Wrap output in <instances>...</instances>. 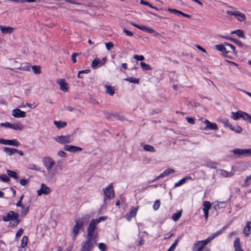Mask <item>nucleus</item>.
Wrapping results in <instances>:
<instances>
[{
	"instance_id": "f257e3e1",
	"label": "nucleus",
	"mask_w": 251,
	"mask_h": 251,
	"mask_svg": "<svg viewBox=\"0 0 251 251\" xmlns=\"http://www.w3.org/2000/svg\"><path fill=\"white\" fill-rule=\"evenodd\" d=\"M42 163L46 170L44 176L48 181H52L62 170L61 166L56 165L55 160L50 156H44L42 159Z\"/></svg>"
},
{
	"instance_id": "f03ea898",
	"label": "nucleus",
	"mask_w": 251,
	"mask_h": 251,
	"mask_svg": "<svg viewBox=\"0 0 251 251\" xmlns=\"http://www.w3.org/2000/svg\"><path fill=\"white\" fill-rule=\"evenodd\" d=\"M89 216L85 215L80 218L76 219L75 225L73 228V239L75 240L77 236L79 231L83 229L84 224L87 223L89 219Z\"/></svg>"
},
{
	"instance_id": "7ed1b4c3",
	"label": "nucleus",
	"mask_w": 251,
	"mask_h": 251,
	"mask_svg": "<svg viewBox=\"0 0 251 251\" xmlns=\"http://www.w3.org/2000/svg\"><path fill=\"white\" fill-rule=\"evenodd\" d=\"M98 238L86 237V240L81 243V251H92Z\"/></svg>"
},
{
	"instance_id": "20e7f679",
	"label": "nucleus",
	"mask_w": 251,
	"mask_h": 251,
	"mask_svg": "<svg viewBox=\"0 0 251 251\" xmlns=\"http://www.w3.org/2000/svg\"><path fill=\"white\" fill-rule=\"evenodd\" d=\"M19 214L13 211H10L6 213L5 216H3L2 220L4 222L13 221L14 226H17L20 222L18 219Z\"/></svg>"
},
{
	"instance_id": "39448f33",
	"label": "nucleus",
	"mask_w": 251,
	"mask_h": 251,
	"mask_svg": "<svg viewBox=\"0 0 251 251\" xmlns=\"http://www.w3.org/2000/svg\"><path fill=\"white\" fill-rule=\"evenodd\" d=\"M98 224L93 220L89 224V226L87 228V233L86 236L98 238V234L97 231H95L96 227Z\"/></svg>"
},
{
	"instance_id": "423d86ee",
	"label": "nucleus",
	"mask_w": 251,
	"mask_h": 251,
	"mask_svg": "<svg viewBox=\"0 0 251 251\" xmlns=\"http://www.w3.org/2000/svg\"><path fill=\"white\" fill-rule=\"evenodd\" d=\"M103 191L104 194V201L111 200L115 196L112 183L109 184L107 186L103 188Z\"/></svg>"
},
{
	"instance_id": "0eeeda50",
	"label": "nucleus",
	"mask_w": 251,
	"mask_h": 251,
	"mask_svg": "<svg viewBox=\"0 0 251 251\" xmlns=\"http://www.w3.org/2000/svg\"><path fill=\"white\" fill-rule=\"evenodd\" d=\"M53 138L57 143L61 144H69L72 142V139L70 135H58L54 137Z\"/></svg>"
},
{
	"instance_id": "6e6552de",
	"label": "nucleus",
	"mask_w": 251,
	"mask_h": 251,
	"mask_svg": "<svg viewBox=\"0 0 251 251\" xmlns=\"http://www.w3.org/2000/svg\"><path fill=\"white\" fill-rule=\"evenodd\" d=\"M130 24L138 28V29L143 30L145 32H148L149 33H153L154 36L157 37L160 35V34L155 31L151 27H147L145 25H139L132 22H130Z\"/></svg>"
},
{
	"instance_id": "1a4fd4ad",
	"label": "nucleus",
	"mask_w": 251,
	"mask_h": 251,
	"mask_svg": "<svg viewBox=\"0 0 251 251\" xmlns=\"http://www.w3.org/2000/svg\"><path fill=\"white\" fill-rule=\"evenodd\" d=\"M232 152L234 154L239 156H248L251 155V148L250 149H236L233 150Z\"/></svg>"
},
{
	"instance_id": "9d476101",
	"label": "nucleus",
	"mask_w": 251,
	"mask_h": 251,
	"mask_svg": "<svg viewBox=\"0 0 251 251\" xmlns=\"http://www.w3.org/2000/svg\"><path fill=\"white\" fill-rule=\"evenodd\" d=\"M51 189L44 183H41L40 188L37 191L38 196H41L42 195H48L51 193Z\"/></svg>"
},
{
	"instance_id": "9b49d317",
	"label": "nucleus",
	"mask_w": 251,
	"mask_h": 251,
	"mask_svg": "<svg viewBox=\"0 0 251 251\" xmlns=\"http://www.w3.org/2000/svg\"><path fill=\"white\" fill-rule=\"evenodd\" d=\"M209 242L207 239L195 243L193 251H203L204 247Z\"/></svg>"
},
{
	"instance_id": "f8f14e48",
	"label": "nucleus",
	"mask_w": 251,
	"mask_h": 251,
	"mask_svg": "<svg viewBox=\"0 0 251 251\" xmlns=\"http://www.w3.org/2000/svg\"><path fill=\"white\" fill-rule=\"evenodd\" d=\"M203 123L205 125V126L203 128H201V130H217L218 127L217 125L214 123H211L206 119H204L203 121Z\"/></svg>"
},
{
	"instance_id": "ddd939ff",
	"label": "nucleus",
	"mask_w": 251,
	"mask_h": 251,
	"mask_svg": "<svg viewBox=\"0 0 251 251\" xmlns=\"http://www.w3.org/2000/svg\"><path fill=\"white\" fill-rule=\"evenodd\" d=\"M0 144L18 147L20 143L16 139L7 140L0 138Z\"/></svg>"
},
{
	"instance_id": "4468645a",
	"label": "nucleus",
	"mask_w": 251,
	"mask_h": 251,
	"mask_svg": "<svg viewBox=\"0 0 251 251\" xmlns=\"http://www.w3.org/2000/svg\"><path fill=\"white\" fill-rule=\"evenodd\" d=\"M138 209L139 206L136 207H132L129 211L126 213L125 218L128 221L130 222L133 218L136 216Z\"/></svg>"
},
{
	"instance_id": "2eb2a0df",
	"label": "nucleus",
	"mask_w": 251,
	"mask_h": 251,
	"mask_svg": "<svg viewBox=\"0 0 251 251\" xmlns=\"http://www.w3.org/2000/svg\"><path fill=\"white\" fill-rule=\"evenodd\" d=\"M226 13L229 15H234L239 21L243 22L246 20L245 15L239 11H227Z\"/></svg>"
},
{
	"instance_id": "dca6fc26",
	"label": "nucleus",
	"mask_w": 251,
	"mask_h": 251,
	"mask_svg": "<svg viewBox=\"0 0 251 251\" xmlns=\"http://www.w3.org/2000/svg\"><path fill=\"white\" fill-rule=\"evenodd\" d=\"M12 115L16 118H25L26 117V113L19 108H15L12 110Z\"/></svg>"
},
{
	"instance_id": "f3484780",
	"label": "nucleus",
	"mask_w": 251,
	"mask_h": 251,
	"mask_svg": "<svg viewBox=\"0 0 251 251\" xmlns=\"http://www.w3.org/2000/svg\"><path fill=\"white\" fill-rule=\"evenodd\" d=\"M105 58H103L102 59L96 58L92 61L91 66L94 69H97V68H99L100 66L103 65L105 64Z\"/></svg>"
},
{
	"instance_id": "a211bd4d",
	"label": "nucleus",
	"mask_w": 251,
	"mask_h": 251,
	"mask_svg": "<svg viewBox=\"0 0 251 251\" xmlns=\"http://www.w3.org/2000/svg\"><path fill=\"white\" fill-rule=\"evenodd\" d=\"M56 82L59 85L60 89L63 92H66L68 91V84L64 79H58Z\"/></svg>"
},
{
	"instance_id": "6ab92c4d",
	"label": "nucleus",
	"mask_w": 251,
	"mask_h": 251,
	"mask_svg": "<svg viewBox=\"0 0 251 251\" xmlns=\"http://www.w3.org/2000/svg\"><path fill=\"white\" fill-rule=\"evenodd\" d=\"M202 205L203 206L202 210L204 214L205 219L207 220L208 217L209 210L211 207V204L208 201H204L203 202Z\"/></svg>"
},
{
	"instance_id": "aec40b11",
	"label": "nucleus",
	"mask_w": 251,
	"mask_h": 251,
	"mask_svg": "<svg viewBox=\"0 0 251 251\" xmlns=\"http://www.w3.org/2000/svg\"><path fill=\"white\" fill-rule=\"evenodd\" d=\"M175 170L173 169L169 168L165 170L162 173L160 174L156 178L153 180L152 181H155L160 178H163L169 176L170 174L175 173Z\"/></svg>"
},
{
	"instance_id": "412c9836",
	"label": "nucleus",
	"mask_w": 251,
	"mask_h": 251,
	"mask_svg": "<svg viewBox=\"0 0 251 251\" xmlns=\"http://www.w3.org/2000/svg\"><path fill=\"white\" fill-rule=\"evenodd\" d=\"M217 171L218 174L223 177H230L234 175L233 171L228 172L224 169H219Z\"/></svg>"
},
{
	"instance_id": "4be33fe9",
	"label": "nucleus",
	"mask_w": 251,
	"mask_h": 251,
	"mask_svg": "<svg viewBox=\"0 0 251 251\" xmlns=\"http://www.w3.org/2000/svg\"><path fill=\"white\" fill-rule=\"evenodd\" d=\"M64 149L66 151L71 152H76L82 150V148L73 145H66L64 146Z\"/></svg>"
},
{
	"instance_id": "5701e85b",
	"label": "nucleus",
	"mask_w": 251,
	"mask_h": 251,
	"mask_svg": "<svg viewBox=\"0 0 251 251\" xmlns=\"http://www.w3.org/2000/svg\"><path fill=\"white\" fill-rule=\"evenodd\" d=\"M0 30L3 34H10L13 32L14 28L10 26L0 25Z\"/></svg>"
},
{
	"instance_id": "b1692460",
	"label": "nucleus",
	"mask_w": 251,
	"mask_h": 251,
	"mask_svg": "<svg viewBox=\"0 0 251 251\" xmlns=\"http://www.w3.org/2000/svg\"><path fill=\"white\" fill-rule=\"evenodd\" d=\"M216 48L217 50L220 51L222 52L223 53H228L230 51V50L226 48V43L224 45H217L216 46Z\"/></svg>"
},
{
	"instance_id": "393cba45",
	"label": "nucleus",
	"mask_w": 251,
	"mask_h": 251,
	"mask_svg": "<svg viewBox=\"0 0 251 251\" xmlns=\"http://www.w3.org/2000/svg\"><path fill=\"white\" fill-rule=\"evenodd\" d=\"M191 179H192V178L190 176H185V177H183V178H182L181 179L179 180L178 182L175 183L174 184V187H179V186L183 185V184H184L186 182L187 180H190Z\"/></svg>"
},
{
	"instance_id": "a878e982",
	"label": "nucleus",
	"mask_w": 251,
	"mask_h": 251,
	"mask_svg": "<svg viewBox=\"0 0 251 251\" xmlns=\"http://www.w3.org/2000/svg\"><path fill=\"white\" fill-rule=\"evenodd\" d=\"M3 151L9 156H11L16 153L17 149L15 148H10L8 147H4L3 149Z\"/></svg>"
},
{
	"instance_id": "bb28decb",
	"label": "nucleus",
	"mask_w": 251,
	"mask_h": 251,
	"mask_svg": "<svg viewBox=\"0 0 251 251\" xmlns=\"http://www.w3.org/2000/svg\"><path fill=\"white\" fill-rule=\"evenodd\" d=\"M213 207L215 210H218L222 208H224L226 206V203L224 201H216L214 203H213Z\"/></svg>"
},
{
	"instance_id": "cd10ccee",
	"label": "nucleus",
	"mask_w": 251,
	"mask_h": 251,
	"mask_svg": "<svg viewBox=\"0 0 251 251\" xmlns=\"http://www.w3.org/2000/svg\"><path fill=\"white\" fill-rule=\"evenodd\" d=\"M234 248L235 251H243L240 246V239L236 238L234 241Z\"/></svg>"
},
{
	"instance_id": "c85d7f7f",
	"label": "nucleus",
	"mask_w": 251,
	"mask_h": 251,
	"mask_svg": "<svg viewBox=\"0 0 251 251\" xmlns=\"http://www.w3.org/2000/svg\"><path fill=\"white\" fill-rule=\"evenodd\" d=\"M225 229H226L225 227H223L222 229L217 231L213 234L210 235L207 238L208 241H209L210 242L211 240L213 239L214 238L217 237L218 236H219V235L222 234L223 233V232L225 230Z\"/></svg>"
},
{
	"instance_id": "c756f323",
	"label": "nucleus",
	"mask_w": 251,
	"mask_h": 251,
	"mask_svg": "<svg viewBox=\"0 0 251 251\" xmlns=\"http://www.w3.org/2000/svg\"><path fill=\"white\" fill-rule=\"evenodd\" d=\"M23 128V125L20 122H17L14 124H12L11 129H12L21 131Z\"/></svg>"
},
{
	"instance_id": "7c9ffc66",
	"label": "nucleus",
	"mask_w": 251,
	"mask_h": 251,
	"mask_svg": "<svg viewBox=\"0 0 251 251\" xmlns=\"http://www.w3.org/2000/svg\"><path fill=\"white\" fill-rule=\"evenodd\" d=\"M53 123L55 126L58 129L63 128L67 126L66 122L61 121H54Z\"/></svg>"
},
{
	"instance_id": "2f4dec72",
	"label": "nucleus",
	"mask_w": 251,
	"mask_h": 251,
	"mask_svg": "<svg viewBox=\"0 0 251 251\" xmlns=\"http://www.w3.org/2000/svg\"><path fill=\"white\" fill-rule=\"evenodd\" d=\"M105 88H106L105 92L110 96H113L115 93V88L113 86L105 85Z\"/></svg>"
},
{
	"instance_id": "473e14b6",
	"label": "nucleus",
	"mask_w": 251,
	"mask_h": 251,
	"mask_svg": "<svg viewBox=\"0 0 251 251\" xmlns=\"http://www.w3.org/2000/svg\"><path fill=\"white\" fill-rule=\"evenodd\" d=\"M218 165H219L218 163L215 162L210 160H208L206 162V167L210 168L215 169L217 168Z\"/></svg>"
},
{
	"instance_id": "72a5a7b5",
	"label": "nucleus",
	"mask_w": 251,
	"mask_h": 251,
	"mask_svg": "<svg viewBox=\"0 0 251 251\" xmlns=\"http://www.w3.org/2000/svg\"><path fill=\"white\" fill-rule=\"evenodd\" d=\"M229 128L236 133H240L242 131V128L239 126H233L231 124H229Z\"/></svg>"
},
{
	"instance_id": "f704fd0d",
	"label": "nucleus",
	"mask_w": 251,
	"mask_h": 251,
	"mask_svg": "<svg viewBox=\"0 0 251 251\" xmlns=\"http://www.w3.org/2000/svg\"><path fill=\"white\" fill-rule=\"evenodd\" d=\"M242 111H239L236 112H232L231 113V118L234 120H237L241 118Z\"/></svg>"
},
{
	"instance_id": "c9c22d12",
	"label": "nucleus",
	"mask_w": 251,
	"mask_h": 251,
	"mask_svg": "<svg viewBox=\"0 0 251 251\" xmlns=\"http://www.w3.org/2000/svg\"><path fill=\"white\" fill-rule=\"evenodd\" d=\"M231 34H236L237 35L242 38L245 39L246 37L242 30L237 29L231 32Z\"/></svg>"
},
{
	"instance_id": "e433bc0d",
	"label": "nucleus",
	"mask_w": 251,
	"mask_h": 251,
	"mask_svg": "<svg viewBox=\"0 0 251 251\" xmlns=\"http://www.w3.org/2000/svg\"><path fill=\"white\" fill-rule=\"evenodd\" d=\"M125 81H128L130 83H134V84H138L139 82V79L135 78L133 77H128L125 79H124Z\"/></svg>"
},
{
	"instance_id": "4c0bfd02",
	"label": "nucleus",
	"mask_w": 251,
	"mask_h": 251,
	"mask_svg": "<svg viewBox=\"0 0 251 251\" xmlns=\"http://www.w3.org/2000/svg\"><path fill=\"white\" fill-rule=\"evenodd\" d=\"M218 121L223 124L226 127H229V124H230L228 122V120L227 118L225 117H220L218 119Z\"/></svg>"
},
{
	"instance_id": "58836bf2",
	"label": "nucleus",
	"mask_w": 251,
	"mask_h": 251,
	"mask_svg": "<svg viewBox=\"0 0 251 251\" xmlns=\"http://www.w3.org/2000/svg\"><path fill=\"white\" fill-rule=\"evenodd\" d=\"M181 239V236L178 237L175 240V242L171 246V247L169 248L170 250H171L173 251L175 250L176 246L177 245L178 242L180 241V240Z\"/></svg>"
},
{
	"instance_id": "ea45409f",
	"label": "nucleus",
	"mask_w": 251,
	"mask_h": 251,
	"mask_svg": "<svg viewBox=\"0 0 251 251\" xmlns=\"http://www.w3.org/2000/svg\"><path fill=\"white\" fill-rule=\"evenodd\" d=\"M181 216V211L175 213L172 215V218L175 221H177Z\"/></svg>"
},
{
	"instance_id": "a19ab883",
	"label": "nucleus",
	"mask_w": 251,
	"mask_h": 251,
	"mask_svg": "<svg viewBox=\"0 0 251 251\" xmlns=\"http://www.w3.org/2000/svg\"><path fill=\"white\" fill-rule=\"evenodd\" d=\"M140 65L144 71H148L151 70V66L148 64H146L145 62H141L140 63Z\"/></svg>"
},
{
	"instance_id": "79ce46f5",
	"label": "nucleus",
	"mask_w": 251,
	"mask_h": 251,
	"mask_svg": "<svg viewBox=\"0 0 251 251\" xmlns=\"http://www.w3.org/2000/svg\"><path fill=\"white\" fill-rule=\"evenodd\" d=\"M241 118H242L244 120L249 122L251 118V116L248 113L242 111Z\"/></svg>"
},
{
	"instance_id": "37998d69",
	"label": "nucleus",
	"mask_w": 251,
	"mask_h": 251,
	"mask_svg": "<svg viewBox=\"0 0 251 251\" xmlns=\"http://www.w3.org/2000/svg\"><path fill=\"white\" fill-rule=\"evenodd\" d=\"M143 148L145 151L150 152H155V150L154 147L150 145H145L144 146Z\"/></svg>"
},
{
	"instance_id": "c03bdc74",
	"label": "nucleus",
	"mask_w": 251,
	"mask_h": 251,
	"mask_svg": "<svg viewBox=\"0 0 251 251\" xmlns=\"http://www.w3.org/2000/svg\"><path fill=\"white\" fill-rule=\"evenodd\" d=\"M22 211L21 212L20 215L21 216H25L26 215L29 211V208L28 207H25V206L23 205L21 207Z\"/></svg>"
},
{
	"instance_id": "a18cd8bd",
	"label": "nucleus",
	"mask_w": 251,
	"mask_h": 251,
	"mask_svg": "<svg viewBox=\"0 0 251 251\" xmlns=\"http://www.w3.org/2000/svg\"><path fill=\"white\" fill-rule=\"evenodd\" d=\"M28 241L27 237L26 236H24L22 239L21 241V248H24L25 246L27 245Z\"/></svg>"
},
{
	"instance_id": "49530a36",
	"label": "nucleus",
	"mask_w": 251,
	"mask_h": 251,
	"mask_svg": "<svg viewBox=\"0 0 251 251\" xmlns=\"http://www.w3.org/2000/svg\"><path fill=\"white\" fill-rule=\"evenodd\" d=\"M98 248L100 251H106L107 250V245L104 243H100L98 244Z\"/></svg>"
},
{
	"instance_id": "de8ad7c7",
	"label": "nucleus",
	"mask_w": 251,
	"mask_h": 251,
	"mask_svg": "<svg viewBox=\"0 0 251 251\" xmlns=\"http://www.w3.org/2000/svg\"><path fill=\"white\" fill-rule=\"evenodd\" d=\"M7 173L8 175L9 176L12 177H13L14 178H18L17 174L15 172L8 170L7 171Z\"/></svg>"
},
{
	"instance_id": "09e8293b",
	"label": "nucleus",
	"mask_w": 251,
	"mask_h": 251,
	"mask_svg": "<svg viewBox=\"0 0 251 251\" xmlns=\"http://www.w3.org/2000/svg\"><path fill=\"white\" fill-rule=\"evenodd\" d=\"M32 69L36 74H39L41 73L40 68L38 66H33L32 67Z\"/></svg>"
},
{
	"instance_id": "8fccbe9b",
	"label": "nucleus",
	"mask_w": 251,
	"mask_h": 251,
	"mask_svg": "<svg viewBox=\"0 0 251 251\" xmlns=\"http://www.w3.org/2000/svg\"><path fill=\"white\" fill-rule=\"evenodd\" d=\"M168 11H169L171 13H174L175 14H179V15H181V14H182V11L178 10L177 9H172V8H168Z\"/></svg>"
},
{
	"instance_id": "3c124183",
	"label": "nucleus",
	"mask_w": 251,
	"mask_h": 251,
	"mask_svg": "<svg viewBox=\"0 0 251 251\" xmlns=\"http://www.w3.org/2000/svg\"><path fill=\"white\" fill-rule=\"evenodd\" d=\"M9 178L8 176H7L6 175L3 174L0 176V180H1L2 182H7L9 181Z\"/></svg>"
},
{
	"instance_id": "603ef678",
	"label": "nucleus",
	"mask_w": 251,
	"mask_h": 251,
	"mask_svg": "<svg viewBox=\"0 0 251 251\" xmlns=\"http://www.w3.org/2000/svg\"><path fill=\"white\" fill-rule=\"evenodd\" d=\"M160 205V201L159 200H156L153 204L152 207L155 210H156L159 208Z\"/></svg>"
},
{
	"instance_id": "864d4df0",
	"label": "nucleus",
	"mask_w": 251,
	"mask_h": 251,
	"mask_svg": "<svg viewBox=\"0 0 251 251\" xmlns=\"http://www.w3.org/2000/svg\"><path fill=\"white\" fill-rule=\"evenodd\" d=\"M226 48L229 49V50H230V52H232L233 53L235 52V48L233 45L229 43H226Z\"/></svg>"
},
{
	"instance_id": "5fc2aeb1",
	"label": "nucleus",
	"mask_w": 251,
	"mask_h": 251,
	"mask_svg": "<svg viewBox=\"0 0 251 251\" xmlns=\"http://www.w3.org/2000/svg\"><path fill=\"white\" fill-rule=\"evenodd\" d=\"M29 169L31 170H35L37 171H40L41 170L40 167H38L37 166L34 164H31L29 166Z\"/></svg>"
},
{
	"instance_id": "6e6d98bb",
	"label": "nucleus",
	"mask_w": 251,
	"mask_h": 251,
	"mask_svg": "<svg viewBox=\"0 0 251 251\" xmlns=\"http://www.w3.org/2000/svg\"><path fill=\"white\" fill-rule=\"evenodd\" d=\"M0 126H2V127H6V128H9L11 129L12 124H10L9 122H6V123H1V124H0Z\"/></svg>"
},
{
	"instance_id": "4d7b16f0",
	"label": "nucleus",
	"mask_w": 251,
	"mask_h": 251,
	"mask_svg": "<svg viewBox=\"0 0 251 251\" xmlns=\"http://www.w3.org/2000/svg\"><path fill=\"white\" fill-rule=\"evenodd\" d=\"M57 155L60 157L65 158L66 157L67 154L65 151L60 150L57 152Z\"/></svg>"
},
{
	"instance_id": "13d9d810",
	"label": "nucleus",
	"mask_w": 251,
	"mask_h": 251,
	"mask_svg": "<svg viewBox=\"0 0 251 251\" xmlns=\"http://www.w3.org/2000/svg\"><path fill=\"white\" fill-rule=\"evenodd\" d=\"M133 58L137 60H140V61H142L145 59L144 56L142 55H134L133 56Z\"/></svg>"
},
{
	"instance_id": "bf43d9fd",
	"label": "nucleus",
	"mask_w": 251,
	"mask_h": 251,
	"mask_svg": "<svg viewBox=\"0 0 251 251\" xmlns=\"http://www.w3.org/2000/svg\"><path fill=\"white\" fill-rule=\"evenodd\" d=\"M105 47L107 50H110L114 47V44L112 42L105 43Z\"/></svg>"
},
{
	"instance_id": "052dcab7",
	"label": "nucleus",
	"mask_w": 251,
	"mask_h": 251,
	"mask_svg": "<svg viewBox=\"0 0 251 251\" xmlns=\"http://www.w3.org/2000/svg\"><path fill=\"white\" fill-rule=\"evenodd\" d=\"M23 233V229L22 228L19 229L15 235L16 238L18 239V238H19L22 235Z\"/></svg>"
},
{
	"instance_id": "680f3d73",
	"label": "nucleus",
	"mask_w": 251,
	"mask_h": 251,
	"mask_svg": "<svg viewBox=\"0 0 251 251\" xmlns=\"http://www.w3.org/2000/svg\"><path fill=\"white\" fill-rule=\"evenodd\" d=\"M106 219H107L106 217L103 216V217H100L97 219H95L94 220L96 222V224H98L101 221L106 220Z\"/></svg>"
},
{
	"instance_id": "e2e57ef3",
	"label": "nucleus",
	"mask_w": 251,
	"mask_h": 251,
	"mask_svg": "<svg viewBox=\"0 0 251 251\" xmlns=\"http://www.w3.org/2000/svg\"><path fill=\"white\" fill-rule=\"evenodd\" d=\"M35 0H17V2L19 3H25V2H34Z\"/></svg>"
},
{
	"instance_id": "0e129e2a",
	"label": "nucleus",
	"mask_w": 251,
	"mask_h": 251,
	"mask_svg": "<svg viewBox=\"0 0 251 251\" xmlns=\"http://www.w3.org/2000/svg\"><path fill=\"white\" fill-rule=\"evenodd\" d=\"M123 32L127 35V36H132L133 35V33L130 31H129L128 30H126V29L125 28H124L123 29Z\"/></svg>"
},
{
	"instance_id": "69168bd1",
	"label": "nucleus",
	"mask_w": 251,
	"mask_h": 251,
	"mask_svg": "<svg viewBox=\"0 0 251 251\" xmlns=\"http://www.w3.org/2000/svg\"><path fill=\"white\" fill-rule=\"evenodd\" d=\"M186 119L188 123L191 124L192 125H194L195 124V120L193 118L190 117H186Z\"/></svg>"
},
{
	"instance_id": "338daca9",
	"label": "nucleus",
	"mask_w": 251,
	"mask_h": 251,
	"mask_svg": "<svg viewBox=\"0 0 251 251\" xmlns=\"http://www.w3.org/2000/svg\"><path fill=\"white\" fill-rule=\"evenodd\" d=\"M28 182L27 179H22L20 180V183L23 186H25Z\"/></svg>"
},
{
	"instance_id": "774afa93",
	"label": "nucleus",
	"mask_w": 251,
	"mask_h": 251,
	"mask_svg": "<svg viewBox=\"0 0 251 251\" xmlns=\"http://www.w3.org/2000/svg\"><path fill=\"white\" fill-rule=\"evenodd\" d=\"M243 232L246 235V236H248L250 234V230L247 229L246 227H245L243 229Z\"/></svg>"
}]
</instances>
